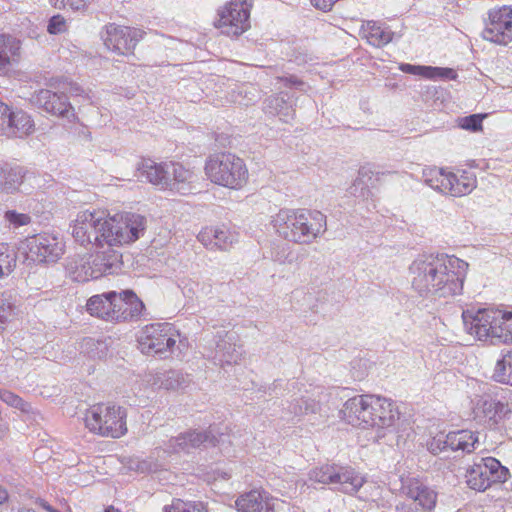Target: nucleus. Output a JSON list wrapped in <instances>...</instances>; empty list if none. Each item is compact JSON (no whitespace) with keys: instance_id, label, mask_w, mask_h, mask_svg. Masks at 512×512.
I'll return each mask as SVG.
<instances>
[{"instance_id":"e433bc0d","label":"nucleus","mask_w":512,"mask_h":512,"mask_svg":"<svg viewBox=\"0 0 512 512\" xmlns=\"http://www.w3.org/2000/svg\"><path fill=\"white\" fill-rule=\"evenodd\" d=\"M18 310L15 303L3 295L0 296V332L17 319Z\"/></svg>"},{"instance_id":"ea45409f","label":"nucleus","mask_w":512,"mask_h":512,"mask_svg":"<svg viewBox=\"0 0 512 512\" xmlns=\"http://www.w3.org/2000/svg\"><path fill=\"white\" fill-rule=\"evenodd\" d=\"M448 437L449 433H437L427 442L426 446L428 451L431 452L433 455H438L439 453L449 449Z\"/></svg>"},{"instance_id":"1a4fd4ad","label":"nucleus","mask_w":512,"mask_h":512,"mask_svg":"<svg viewBox=\"0 0 512 512\" xmlns=\"http://www.w3.org/2000/svg\"><path fill=\"white\" fill-rule=\"evenodd\" d=\"M138 347L148 356L170 357L178 342L179 330L171 323H152L144 326L137 337Z\"/></svg>"},{"instance_id":"c9c22d12","label":"nucleus","mask_w":512,"mask_h":512,"mask_svg":"<svg viewBox=\"0 0 512 512\" xmlns=\"http://www.w3.org/2000/svg\"><path fill=\"white\" fill-rule=\"evenodd\" d=\"M17 255L7 244H0V278L11 274L16 267Z\"/></svg>"},{"instance_id":"412c9836","label":"nucleus","mask_w":512,"mask_h":512,"mask_svg":"<svg viewBox=\"0 0 512 512\" xmlns=\"http://www.w3.org/2000/svg\"><path fill=\"white\" fill-rule=\"evenodd\" d=\"M215 442L211 431L190 430L170 438L165 444L164 451L169 454L188 452L200 446L215 445Z\"/></svg>"},{"instance_id":"aec40b11","label":"nucleus","mask_w":512,"mask_h":512,"mask_svg":"<svg viewBox=\"0 0 512 512\" xmlns=\"http://www.w3.org/2000/svg\"><path fill=\"white\" fill-rule=\"evenodd\" d=\"M33 102L37 107L54 116L67 118L70 121L76 119L74 108L65 95L42 89L33 96Z\"/></svg>"},{"instance_id":"cd10ccee","label":"nucleus","mask_w":512,"mask_h":512,"mask_svg":"<svg viewBox=\"0 0 512 512\" xmlns=\"http://www.w3.org/2000/svg\"><path fill=\"white\" fill-rule=\"evenodd\" d=\"M479 444L477 432L471 430H458L449 432L448 446L451 451H461L466 454L472 453Z\"/></svg>"},{"instance_id":"f03ea898","label":"nucleus","mask_w":512,"mask_h":512,"mask_svg":"<svg viewBox=\"0 0 512 512\" xmlns=\"http://www.w3.org/2000/svg\"><path fill=\"white\" fill-rule=\"evenodd\" d=\"M469 264L453 255L423 254L410 265L414 290L421 296L447 299L462 294Z\"/></svg>"},{"instance_id":"9b49d317","label":"nucleus","mask_w":512,"mask_h":512,"mask_svg":"<svg viewBox=\"0 0 512 512\" xmlns=\"http://www.w3.org/2000/svg\"><path fill=\"white\" fill-rule=\"evenodd\" d=\"M424 181L434 190L454 197L471 193L477 185L474 172L457 169L453 172L437 168H427L423 171Z\"/></svg>"},{"instance_id":"6ab92c4d","label":"nucleus","mask_w":512,"mask_h":512,"mask_svg":"<svg viewBox=\"0 0 512 512\" xmlns=\"http://www.w3.org/2000/svg\"><path fill=\"white\" fill-rule=\"evenodd\" d=\"M0 129L8 136L24 137L33 132L34 122L26 112H12L6 104L0 102Z\"/></svg>"},{"instance_id":"603ef678","label":"nucleus","mask_w":512,"mask_h":512,"mask_svg":"<svg viewBox=\"0 0 512 512\" xmlns=\"http://www.w3.org/2000/svg\"><path fill=\"white\" fill-rule=\"evenodd\" d=\"M371 488L373 489V491L375 492H378L380 490V486L376 485V484H373L371 485Z\"/></svg>"},{"instance_id":"de8ad7c7","label":"nucleus","mask_w":512,"mask_h":512,"mask_svg":"<svg viewBox=\"0 0 512 512\" xmlns=\"http://www.w3.org/2000/svg\"><path fill=\"white\" fill-rule=\"evenodd\" d=\"M506 329H507V336L505 338V343H512V311L506 312Z\"/></svg>"},{"instance_id":"72a5a7b5","label":"nucleus","mask_w":512,"mask_h":512,"mask_svg":"<svg viewBox=\"0 0 512 512\" xmlns=\"http://www.w3.org/2000/svg\"><path fill=\"white\" fill-rule=\"evenodd\" d=\"M338 465L324 464L310 470L308 476L312 484L335 485Z\"/></svg>"},{"instance_id":"6e6552de","label":"nucleus","mask_w":512,"mask_h":512,"mask_svg":"<svg viewBox=\"0 0 512 512\" xmlns=\"http://www.w3.org/2000/svg\"><path fill=\"white\" fill-rule=\"evenodd\" d=\"M467 332L480 341L505 343L506 312L494 308L466 310L462 314Z\"/></svg>"},{"instance_id":"423d86ee","label":"nucleus","mask_w":512,"mask_h":512,"mask_svg":"<svg viewBox=\"0 0 512 512\" xmlns=\"http://www.w3.org/2000/svg\"><path fill=\"white\" fill-rule=\"evenodd\" d=\"M122 257V253L116 249L74 256L68 259L66 270L72 280L87 282L117 273L123 265Z\"/></svg>"},{"instance_id":"dca6fc26","label":"nucleus","mask_w":512,"mask_h":512,"mask_svg":"<svg viewBox=\"0 0 512 512\" xmlns=\"http://www.w3.org/2000/svg\"><path fill=\"white\" fill-rule=\"evenodd\" d=\"M284 502L262 488L241 493L235 500L238 512H279Z\"/></svg>"},{"instance_id":"4c0bfd02","label":"nucleus","mask_w":512,"mask_h":512,"mask_svg":"<svg viewBox=\"0 0 512 512\" xmlns=\"http://www.w3.org/2000/svg\"><path fill=\"white\" fill-rule=\"evenodd\" d=\"M0 399L7 405L15 409H18L20 412L24 414L35 413L32 406L28 402H26L23 398L9 390L0 389Z\"/></svg>"},{"instance_id":"f257e3e1","label":"nucleus","mask_w":512,"mask_h":512,"mask_svg":"<svg viewBox=\"0 0 512 512\" xmlns=\"http://www.w3.org/2000/svg\"><path fill=\"white\" fill-rule=\"evenodd\" d=\"M146 218L134 212L113 215L101 210H83L71 221L73 239L82 246L108 249L130 246L145 233Z\"/></svg>"},{"instance_id":"a211bd4d","label":"nucleus","mask_w":512,"mask_h":512,"mask_svg":"<svg viewBox=\"0 0 512 512\" xmlns=\"http://www.w3.org/2000/svg\"><path fill=\"white\" fill-rule=\"evenodd\" d=\"M197 240L209 251H228L239 240V234L226 225H210L203 227Z\"/></svg>"},{"instance_id":"ddd939ff","label":"nucleus","mask_w":512,"mask_h":512,"mask_svg":"<svg viewBox=\"0 0 512 512\" xmlns=\"http://www.w3.org/2000/svg\"><path fill=\"white\" fill-rule=\"evenodd\" d=\"M143 36L144 32L141 29L109 24L106 26L104 44L119 55H130Z\"/></svg>"},{"instance_id":"c03bdc74","label":"nucleus","mask_w":512,"mask_h":512,"mask_svg":"<svg viewBox=\"0 0 512 512\" xmlns=\"http://www.w3.org/2000/svg\"><path fill=\"white\" fill-rule=\"evenodd\" d=\"M67 93L71 97H82L83 99H89L88 93L77 84H70L67 88Z\"/></svg>"},{"instance_id":"473e14b6","label":"nucleus","mask_w":512,"mask_h":512,"mask_svg":"<svg viewBox=\"0 0 512 512\" xmlns=\"http://www.w3.org/2000/svg\"><path fill=\"white\" fill-rule=\"evenodd\" d=\"M484 470L489 472V478L492 483H504L510 477L507 467L503 466L499 460L494 457H484L481 459Z\"/></svg>"},{"instance_id":"2eb2a0df","label":"nucleus","mask_w":512,"mask_h":512,"mask_svg":"<svg viewBox=\"0 0 512 512\" xmlns=\"http://www.w3.org/2000/svg\"><path fill=\"white\" fill-rule=\"evenodd\" d=\"M399 491L400 495L411 501L416 508L430 511L436 505L437 492L419 477H402Z\"/></svg>"},{"instance_id":"f704fd0d","label":"nucleus","mask_w":512,"mask_h":512,"mask_svg":"<svg viewBox=\"0 0 512 512\" xmlns=\"http://www.w3.org/2000/svg\"><path fill=\"white\" fill-rule=\"evenodd\" d=\"M493 378L497 382L512 385V350L497 362Z\"/></svg>"},{"instance_id":"7ed1b4c3","label":"nucleus","mask_w":512,"mask_h":512,"mask_svg":"<svg viewBox=\"0 0 512 512\" xmlns=\"http://www.w3.org/2000/svg\"><path fill=\"white\" fill-rule=\"evenodd\" d=\"M395 401L375 394H361L347 399L339 410L340 420L360 430H370L378 438L390 432L400 419Z\"/></svg>"},{"instance_id":"bb28decb","label":"nucleus","mask_w":512,"mask_h":512,"mask_svg":"<svg viewBox=\"0 0 512 512\" xmlns=\"http://www.w3.org/2000/svg\"><path fill=\"white\" fill-rule=\"evenodd\" d=\"M399 69L407 74L421 76L431 80L437 79H449L454 80L457 77V73L451 68H441L432 66H421L412 65L408 63H402Z\"/></svg>"},{"instance_id":"b1692460","label":"nucleus","mask_w":512,"mask_h":512,"mask_svg":"<svg viewBox=\"0 0 512 512\" xmlns=\"http://www.w3.org/2000/svg\"><path fill=\"white\" fill-rule=\"evenodd\" d=\"M167 191L187 194L192 190V183L196 179L193 169L180 162L170 161Z\"/></svg>"},{"instance_id":"49530a36","label":"nucleus","mask_w":512,"mask_h":512,"mask_svg":"<svg viewBox=\"0 0 512 512\" xmlns=\"http://www.w3.org/2000/svg\"><path fill=\"white\" fill-rule=\"evenodd\" d=\"M280 80L284 83L285 86H289V87H291V86L301 87L304 85V83L296 76L283 77V78H280Z\"/></svg>"},{"instance_id":"f8f14e48","label":"nucleus","mask_w":512,"mask_h":512,"mask_svg":"<svg viewBox=\"0 0 512 512\" xmlns=\"http://www.w3.org/2000/svg\"><path fill=\"white\" fill-rule=\"evenodd\" d=\"M27 260L36 263L56 262L64 253V244L53 233H40L27 237L21 245Z\"/></svg>"},{"instance_id":"a19ab883","label":"nucleus","mask_w":512,"mask_h":512,"mask_svg":"<svg viewBox=\"0 0 512 512\" xmlns=\"http://www.w3.org/2000/svg\"><path fill=\"white\" fill-rule=\"evenodd\" d=\"M486 114H473L470 116L463 117L459 120V126L465 130L478 132L483 129V119Z\"/></svg>"},{"instance_id":"2f4dec72","label":"nucleus","mask_w":512,"mask_h":512,"mask_svg":"<svg viewBox=\"0 0 512 512\" xmlns=\"http://www.w3.org/2000/svg\"><path fill=\"white\" fill-rule=\"evenodd\" d=\"M465 482L470 489L476 491H485L491 486V480L481 463H474L467 468Z\"/></svg>"},{"instance_id":"f3484780","label":"nucleus","mask_w":512,"mask_h":512,"mask_svg":"<svg viewBox=\"0 0 512 512\" xmlns=\"http://www.w3.org/2000/svg\"><path fill=\"white\" fill-rule=\"evenodd\" d=\"M508 405L489 397H478L472 401L473 419L479 424L495 428L509 415Z\"/></svg>"},{"instance_id":"39448f33","label":"nucleus","mask_w":512,"mask_h":512,"mask_svg":"<svg viewBox=\"0 0 512 512\" xmlns=\"http://www.w3.org/2000/svg\"><path fill=\"white\" fill-rule=\"evenodd\" d=\"M204 174L214 185L236 191L242 190L250 178L244 159L231 152L210 154L205 160Z\"/></svg>"},{"instance_id":"09e8293b","label":"nucleus","mask_w":512,"mask_h":512,"mask_svg":"<svg viewBox=\"0 0 512 512\" xmlns=\"http://www.w3.org/2000/svg\"><path fill=\"white\" fill-rule=\"evenodd\" d=\"M8 500V492L7 490L0 485V504L6 502Z\"/></svg>"},{"instance_id":"5701e85b","label":"nucleus","mask_w":512,"mask_h":512,"mask_svg":"<svg viewBox=\"0 0 512 512\" xmlns=\"http://www.w3.org/2000/svg\"><path fill=\"white\" fill-rule=\"evenodd\" d=\"M170 166V161L156 162L151 158H141L137 164V171L148 183L167 191Z\"/></svg>"},{"instance_id":"79ce46f5","label":"nucleus","mask_w":512,"mask_h":512,"mask_svg":"<svg viewBox=\"0 0 512 512\" xmlns=\"http://www.w3.org/2000/svg\"><path fill=\"white\" fill-rule=\"evenodd\" d=\"M4 219L9 223L13 228H19L21 226H26L30 224L31 217L26 213H18L14 210H8L4 214Z\"/></svg>"},{"instance_id":"3c124183","label":"nucleus","mask_w":512,"mask_h":512,"mask_svg":"<svg viewBox=\"0 0 512 512\" xmlns=\"http://www.w3.org/2000/svg\"><path fill=\"white\" fill-rule=\"evenodd\" d=\"M105 512H120L118 509L114 508L113 506H109L105 509Z\"/></svg>"},{"instance_id":"8fccbe9b","label":"nucleus","mask_w":512,"mask_h":512,"mask_svg":"<svg viewBox=\"0 0 512 512\" xmlns=\"http://www.w3.org/2000/svg\"><path fill=\"white\" fill-rule=\"evenodd\" d=\"M66 1L67 0H50V3L52 4V6H54L55 8H62V7H65L66 6Z\"/></svg>"},{"instance_id":"c85d7f7f","label":"nucleus","mask_w":512,"mask_h":512,"mask_svg":"<svg viewBox=\"0 0 512 512\" xmlns=\"http://www.w3.org/2000/svg\"><path fill=\"white\" fill-rule=\"evenodd\" d=\"M20 41L11 35L0 34V73L8 70L19 56Z\"/></svg>"},{"instance_id":"a878e982","label":"nucleus","mask_w":512,"mask_h":512,"mask_svg":"<svg viewBox=\"0 0 512 512\" xmlns=\"http://www.w3.org/2000/svg\"><path fill=\"white\" fill-rule=\"evenodd\" d=\"M365 477L351 467L338 466L336 489L345 494L354 495L365 484Z\"/></svg>"},{"instance_id":"393cba45","label":"nucleus","mask_w":512,"mask_h":512,"mask_svg":"<svg viewBox=\"0 0 512 512\" xmlns=\"http://www.w3.org/2000/svg\"><path fill=\"white\" fill-rule=\"evenodd\" d=\"M115 291L91 296L86 303V311L93 317L114 323Z\"/></svg>"},{"instance_id":"4468645a","label":"nucleus","mask_w":512,"mask_h":512,"mask_svg":"<svg viewBox=\"0 0 512 512\" xmlns=\"http://www.w3.org/2000/svg\"><path fill=\"white\" fill-rule=\"evenodd\" d=\"M485 40L499 45L512 41V8L503 6L489 12V22L482 32Z\"/></svg>"},{"instance_id":"7c9ffc66","label":"nucleus","mask_w":512,"mask_h":512,"mask_svg":"<svg viewBox=\"0 0 512 512\" xmlns=\"http://www.w3.org/2000/svg\"><path fill=\"white\" fill-rule=\"evenodd\" d=\"M25 177V171L21 166L9 164L0 165V187L7 192L16 190Z\"/></svg>"},{"instance_id":"c756f323","label":"nucleus","mask_w":512,"mask_h":512,"mask_svg":"<svg viewBox=\"0 0 512 512\" xmlns=\"http://www.w3.org/2000/svg\"><path fill=\"white\" fill-rule=\"evenodd\" d=\"M361 34L374 46L380 47L392 40L393 33L375 21H365L361 26Z\"/></svg>"},{"instance_id":"37998d69","label":"nucleus","mask_w":512,"mask_h":512,"mask_svg":"<svg viewBox=\"0 0 512 512\" xmlns=\"http://www.w3.org/2000/svg\"><path fill=\"white\" fill-rule=\"evenodd\" d=\"M67 23L63 16L55 15L49 20L47 31L50 34H59L67 31Z\"/></svg>"},{"instance_id":"a18cd8bd","label":"nucleus","mask_w":512,"mask_h":512,"mask_svg":"<svg viewBox=\"0 0 512 512\" xmlns=\"http://www.w3.org/2000/svg\"><path fill=\"white\" fill-rule=\"evenodd\" d=\"M92 0H67L66 5L74 10L84 9Z\"/></svg>"},{"instance_id":"20e7f679","label":"nucleus","mask_w":512,"mask_h":512,"mask_svg":"<svg viewBox=\"0 0 512 512\" xmlns=\"http://www.w3.org/2000/svg\"><path fill=\"white\" fill-rule=\"evenodd\" d=\"M270 225L279 238L293 244L310 245L326 232L327 218L318 210L283 208L271 216Z\"/></svg>"},{"instance_id":"4be33fe9","label":"nucleus","mask_w":512,"mask_h":512,"mask_svg":"<svg viewBox=\"0 0 512 512\" xmlns=\"http://www.w3.org/2000/svg\"><path fill=\"white\" fill-rule=\"evenodd\" d=\"M114 300V323L131 322L141 317L144 304L133 291L116 292Z\"/></svg>"},{"instance_id":"58836bf2","label":"nucleus","mask_w":512,"mask_h":512,"mask_svg":"<svg viewBox=\"0 0 512 512\" xmlns=\"http://www.w3.org/2000/svg\"><path fill=\"white\" fill-rule=\"evenodd\" d=\"M165 512H209L206 504L200 501L184 502L180 499L165 507Z\"/></svg>"},{"instance_id":"0eeeda50","label":"nucleus","mask_w":512,"mask_h":512,"mask_svg":"<svg viewBox=\"0 0 512 512\" xmlns=\"http://www.w3.org/2000/svg\"><path fill=\"white\" fill-rule=\"evenodd\" d=\"M82 421L89 433L102 438L119 439L128 432L127 411L116 404H93L84 411Z\"/></svg>"},{"instance_id":"9d476101","label":"nucleus","mask_w":512,"mask_h":512,"mask_svg":"<svg viewBox=\"0 0 512 512\" xmlns=\"http://www.w3.org/2000/svg\"><path fill=\"white\" fill-rule=\"evenodd\" d=\"M253 0H229L220 6L213 20V26L220 34L238 38L251 28Z\"/></svg>"}]
</instances>
